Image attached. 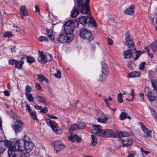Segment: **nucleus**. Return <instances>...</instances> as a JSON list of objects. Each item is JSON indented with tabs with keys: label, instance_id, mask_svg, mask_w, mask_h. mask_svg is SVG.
Masks as SVG:
<instances>
[{
	"label": "nucleus",
	"instance_id": "64",
	"mask_svg": "<svg viewBox=\"0 0 157 157\" xmlns=\"http://www.w3.org/2000/svg\"><path fill=\"white\" fill-rule=\"evenodd\" d=\"M108 42L109 44L111 45L113 44V41L110 38H108Z\"/></svg>",
	"mask_w": 157,
	"mask_h": 157
},
{
	"label": "nucleus",
	"instance_id": "45",
	"mask_svg": "<svg viewBox=\"0 0 157 157\" xmlns=\"http://www.w3.org/2000/svg\"><path fill=\"white\" fill-rule=\"evenodd\" d=\"M12 33L10 32H6L4 33V36L5 37H10L12 36Z\"/></svg>",
	"mask_w": 157,
	"mask_h": 157
},
{
	"label": "nucleus",
	"instance_id": "29",
	"mask_svg": "<svg viewBox=\"0 0 157 157\" xmlns=\"http://www.w3.org/2000/svg\"><path fill=\"white\" fill-rule=\"evenodd\" d=\"M142 130L145 133L147 136H150L151 131L147 128L145 126H143L142 127Z\"/></svg>",
	"mask_w": 157,
	"mask_h": 157
},
{
	"label": "nucleus",
	"instance_id": "21",
	"mask_svg": "<svg viewBox=\"0 0 157 157\" xmlns=\"http://www.w3.org/2000/svg\"><path fill=\"white\" fill-rule=\"evenodd\" d=\"M141 75V73L140 71H134L128 74L127 76L130 78L136 77H139Z\"/></svg>",
	"mask_w": 157,
	"mask_h": 157
},
{
	"label": "nucleus",
	"instance_id": "53",
	"mask_svg": "<svg viewBox=\"0 0 157 157\" xmlns=\"http://www.w3.org/2000/svg\"><path fill=\"white\" fill-rule=\"evenodd\" d=\"M48 38L44 36H41L39 38V40L40 41H42L44 40H47L48 41Z\"/></svg>",
	"mask_w": 157,
	"mask_h": 157
},
{
	"label": "nucleus",
	"instance_id": "1",
	"mask_svg": "<svg viewBox=\"0 0 157 157\" xmlns=\"http://www.w3.org/2000/svg\"><path fill=\"white\" fill-rule=\"evenodd\" d=\"M18 143L19 140H14L11 139L9 141H0V154L4 153L7 147L8 148L7 151L9 157H15L16 152L17 151H14V149L18 151L22 150L21 147H19Z\"/></svg>",
	"mask_w": 157,
	"mask_h": 157
},
{
	"label": "nucleus",
	"instance_id": "30",
	"mask_svg": "<svg viewBox=\"0 0 157 157\" xmlns=\"http://www.w3.org/2000/svg\"><path fill=\"white\" fill-rule=\"evenodd\" d=\"M22 140L24 143V144L29 143H32L30 137L27 135H25L24 136Z\"/></svg>",
	"mask_w": 157,
	"mask_h": 157
},
{
	"label": "nucleus",
	"instance_id": "15",
	"mask_svg": "<svg viewBox=\"0 0 157 157\" xmlns=\"http://www.w3.org/2000/svg\"><path fill=\"white\" fill-rule=\"evenodd\" d=\"M103 135L101 136L106 137H109L113 136L114 135V132L111 130L107 129L103 131Z\"/></svg>",
	"mask_w": 157,
	"mask_h": 157
},
{
	"label": "nucleus",
	"instance_id": "13",
	"mask_svg": "<svg viewBox=\"0 0 157 157\" xmlns=\"http://www.w3.org/2000/svg\"><path fill=\"white\" fill-rule=\"evenodd\" d=\"M119 141L121 143L123 147L128 146L132 143V140L127 137L120 139Z\"/></svg>",
	"mask_w": 157,
	"mask_h": 157
},
{
	"label": "nucleus",
	"instance_id": "8",
	"mask_svg": "<svg viewBox=\"0 0 157 157\" xmlns=\"http://www.w3.org/2000/svg\"><path fill=\"white\" fill-rule=\"evenodd\" d=\"M53 147L56 153L61 151L65 147V145L60 140L56 141L54 142Z\"/></svg>",
	"mask_w": 157,
	"mask_h": 157
},
{
	"label": "nucleus",
	"instance_id": "5",
	"mask_svg": "<svg viewBox=\"0 0 157 157\" xmlns=\"http://www.w3.org/2000/svg\"><path fill=\"white\" fill-rule=\"evenodd\" d=\"M79 36L82 38L87 40L89 41H93L94 39L91 32L85 28H82L80 30Z\"/></svg>",
	"mask_w": 157,
	"mask_h": 157
},
{
	"label": "nucleus",
	"instance_id": "55",
	"mask_svg": "<svg viewBox=\"0 0 157 157\" xmlns=\"http://www.w3.org/2000/svg\"><path fill=\"white\" fill-rule=\"evenodd\" d=\"M46 122L47 125L51 127L53 124L52 123L51 120L49 119H47L46 120Z\"/></svg>",
	"mask_w": 157,
	"mask_h": 157
},
{
	"label": "nucleus",
	"instance_id": "38",
	"mask_svg": "<svg viewBox=\"0 0 157 157\" xmlns=\"http://www.w3.org/2000/svg\"><path fill=\"white\" fill-rule=\"evenodd\" d=\"M25 95L27 99L30 102H31L33 101V97L32 94H26Z\"/></svg>",
	"mask_w": 157,
	"mask_h": 157
},
{
	"label": "nucleus",
	"instance_id": "36",
	"mask_svg": "<svg viewBox=\"0 0 157 157\" xmlns=\"http://www.w3.org/2000/svg\"><path fill=\"white\" fill-rule=\"evenodd\" d=\"M107 117H105L104 118H101L100 117H98L97 118V120L99 122L106 123L107 122V120L108 119Z\"/></svg>",
	"mask_w": 157,
	"mask_h": 157
},
{
	"label": "nucleus",
	"instance_id": "57",
	"mask_svg": "<svg viewBox=\"0 0 157 157\" xmlns=\"http://www.w3.org/2000/svg\"><path fill=\"white\" fill-rule=\"evenodd\" d=\"M127 65L129 68L132 69V68L134 66V64L131 62H129L127 63Z\"/></svg>",
	"mask_w": 157,
	"mask_h": 157
},
{
	"label": "nucleus",
	"instance_id": "52",
	"mask_svg": "<svg viewBox=\"0 0 157 157\" xmlns=\"http://www.w3.org/2000/svg\"><path fill=\"white\" fill-rule=\"evenodd\" d=\"M130 95L132 97V99L131 101H132L133 100V98L135 96V94L134 92V90L133 89H132L131 90Z\"/></svg>",
	"mask_w": 157,
	"mask_h": 157
},
{
	"label": "nucleus",
	"instance_id": "27",
	"mask_svg": "<svg viewBox=\"0 0 157 157\" xmlns=\"http://www.w3.org/2000/svg\"><path fill=\"white\" fill-rule=\"evenodd\" d=\"M38 79L40 82H42L44 81H46L47 83H48V79L44 76L40 74L38 75Z\"/></svg>",
	"mask_w": 157,
	"mask_h": 157
},
{
	"label": "nucleus",
	"instance_id": "50",
	"mask_svg": "<svg viewBox=\"0 0 157 157\" xmlns=\"http://www.w3.org/2000/svg\"><path fill=\"white\" fill-rule=\"evenodd\" d=\"M26 92L25 94H29V93L31 91V88L29 85H27L26 86Z\"/></svg>",
	"mask_w": 157,
	"mask_h": 157
},
{
	"label": "nucleus",
	"instance_id": "26",
	"mask_svg": "<svg viewBox=\"0 0 157 157\" xmlns=\"http://www.w3.org/2000/svg\"><path fill=\"white\" fill-rule=\"evenodd\" d=\"M91 139L90 145L92 146H94L97 143L98 140L95 136L93 134L91 135Z\"/></svg>",
	"mask_w": 157,
	"mask_h": 157
},
{
	"label": "nucleus",
	"instance_id": "6",
	"mask_svg": "<svg viewBox=\"0 0 157 157\" xmlns=\"http://www.w3.org/2000/svg\"><path fill=\"white\" fill-rule=\"evenodd\" d=\"M101 73L100 75L98 78L99 81H104L106 79L108 76V67L107 65L105 63H101Z\"/></svg>",
	"mask_w": 157,
	"mask_h": 157
},
{
	"label": "nucleus",
	"instance_id": "16",
	"mask_svg": "<svg viewBox=\"0 0 157 157\" xmlns=\"http://www.w3.org/2000/svg\"><path fill=\"white\" fill-rule=\"evenodd\" d=\"M33 147V144L32 143H29L24 144V150L27 153H29L31 151Z\"/></svg>",
	"mask_w": 157,
	"mask_h": 157
},
{
	"label": "nucleus",
	"instance_id": "44",
	"mask_svg": "<svg viewBox=\"0 0 157 157\" xmlns=\"http://www.w3.org/2000/svg\"><path fill=\"white\" fill-rule=\"evenodd\" d=\"M104 102H105V103L106 104V105L111 110H112V111H114L116 110V108H113V109H111V108L109 106V104L108 102V100L107 99H105V98H104Z\"/></svg>",
	"mask_w": 157,
	"mask_h": 157
},
{
	"label": "nucleus",
	"instance_id": "9",
	"mask_svg": "<svg viewBox=\"0 0 157 157\" xmlns=\"http://www.w3.org/2000/svg\"><path fill=\"white\" fill-rule=\"evenodd\" d=\"M39 56L38 57L37 59L39 61H42L46 63L51 61L52 57L50 55L45 56L43 52H38Z\"/></svg>",
	"mask_w": 157,
	"mask_h": 157
},
{
	"label": "nucleus",
	"instance_id": "39",
	"mask_svg": "<svg viewBox=\"0 0 157 157\" xmlns=\"http://www.w3.org/2000/svg\"><path fill=\"white\" fill-rule=\"evenodd\" d=\"M77 124L79 130L83 129L86 126L85 123L83 122H80Z\"/></svg>",
	"mask_w": 157,
	"mask_h": 157
},
{
	"label": "nucleus",
	"instance_id": "41",
	"mask_svg": "<svg viewBox=\"0 0 157 157\" xmlns=\"http://www.w3.org/2000/svg\"><path fill=\"white\" fill-rule=\"evenodd\" d=\"M151 84L154 89L157 90V80L151 81Z\"/></svg>",
	"mask_w": 157,
	"mask_h": 157
},
{
	"label": "nucleus",
	"instance_id": "19",
	"mask_svg": "<svg viewBox=\"0 0 157 157\" xmlns=\"http://www.w3.org/2000/svg\"><path fill=\"white\" fill-rule=\"evenodd\" d=\"M20 14L22 19H23L24 16H26L28 15V12L26 10V7L25 6H23L21 7Z\"/></svg>",
	"mask_w": 157,
	"mask_h": 157
},
{
	"label": "nucleus",
	"instance_id": "43",
	"mask_svg": "<svg viewBox=\"0 0 157 157\" xmlns=\"http://www.w3.org/2000/svg\"><path fill=\"white\" fill-rule=\"evenodd\" d=\"M146 64V63L145 62H142L140 63L139 65V69L141 70H143Z\"/></svg>",
	"mask_w": 157,
	"mask_h": 157
},
{
	"label": "nucleus",
	"instance_id": "10",
	"mask_svg": "<svg viewBox=\"0 0 157 157\" xmlns=\"http://www.w3.org/2000/svg\"><path fill=\"white\" fill-rule=\"evenodd\" d=\"M126 44L128 48H133L135 47V45L133 44L132 40L133 37L131 35L129 34V32H127L125 35Z\"/></svg>",
	"mask_w": 157,
	"mask_h": 157
},
{
	"label": "nucleus",
	"instance_id": "18",
	"mask_svg": "<svg viewBox=\"0 0 157 157\" xmlns=\"http://www.w3.org/2000/svg\"><path fill=\"white\" fill-rule=\"evenodd\" d=\"M89 14L88 16H82L78 18V21L79 22L83 25H85L87 23V21L88 20Z\"/></svg>",
	"mask_w": 157,
	"mask_h": 157
},
{
	"label": "nucleus",
	"instance_id": "14",
	"mask_svg": "<svg viewBox=\"0 0 157 157\" xmlns=\"http://www.w3.org/2000/svg\"><path fill=\"white\" fill-rule=\"evenodd\" d=\"M157 95V90L154 89L148 92L147 96L150 101H154Z\"/></svg>",
	"mask_w": 157,
	"mask_h": 157
},
{
	"label": "nucleus",
	"instance_id": "51",
	"mask_svg": "<svg viewBox=\"0 0 157 157\" xmlns=\"http://www.w3.org/2000/svg\"><path fill=\"white\" fill-rule=\"evenodd\" d=\"M25 105L26 106V110L27 112H30L31 110V108L30 106L27 103H25Z\"/></svg>",
	"mask_w": 157,
	"mask_h": 157
},
{
	"label": "nucleus",
	"instance_id": "48",
	"mask_svg": "<svg viewBox=\"0 0 157 157\" xmlns=\"http://www.w3.org/2000/svg\"><path fill=\"white\" fill-rule=\"evenodd\" d=\"M50 127L52 128V130L56 134H58L59 133V131L56 128V127L53 124L52 125V126H51Z\"/></svg>",
	"mask_w": 157,
	"mask_h": 157
},
{
	"label": "nucleus",
	"instance_id": "60",
	"mask_svg": "<svg viewBox=\"0 0 157 157\" xmlns=\"http://www.w3.org/2000/svg\"><path fill=\"white\" fill-rule=\"evenodd\" d=\"M34 108L36 109H39V110H41V109H42V106H39L37 105H35L34 106Z\"/></svg>",
	"mask_w": 157,
	"mask_h": 157
},
{
	"label": "nucleus",
	"instance_id": "37",
	"mask_svg": "<svg viewBox=\"0 0 157 157\" xmlns=\"http://www.w3.org/2000/svg\"><path fill=\"white\" fill-rule=\"evenodd\" d=\"M30 115L32 119L35 120H37V117L35 111H30Z\"/></svg>",
	"mask_w": 157,
	"mask_h": 157
},
{
	"label": "nucleus",
	"instance_id": "4",
	"mask_svg": "<svg viewBox=\"0 0 157 157\" xmlns=\"http://www.w3.org/2000/svg\"><path fill=\"white\" fill-rule=\"evenodd\" d=\"M75 26V23L74 21L71 20H69L65 23L64 25L65 33L68 35H73L72 33L73 32Z\"/></svg>",
	"mask_w": 157,
	"mask_h": 157
},
{
	"label": "nucleus",
	"instance_id": "46",
	"mask_svg": "<svg viewBox=\"0 0 157 157\" xmlns=\"http://www.w3.org/2000/svg\"><path fill=\"white\" fill-rule=\"evenodd\" d=\"M74 138L77 142H80L81 141V138L76 134H74Z\"/></svg>",
	"mask_w": 157,
	"mask_h": 157
},
{
	"label": "nucleus",
	"instance_id": "42",
	"mask_svg": "<svg viewBox=\"0 0 157 157\" xmlns=\"http://www.w3.org/2000/svg\"><path fill=\"white\" fill-rule=\"evenodd\" d=\"M123 94L121 93H120L117 96L118 100L119 102L122 103L123 102V101L122 98Z\"/></svg>",
	"mask_w": 157,
	"mask_h": 157
},
{
	"label": "nucleus",
	"instance_id": "40",
	"mask_svg": "<svg viewBox=\"0 0 157 157\" xmlns=\"http://www.w3.org/2000/svg\"><path fill=\"white\" fill-rule=\"evenodd\" d=\"M77 130H79V129L77 124H75L72 125L69 128V130L71 131H73Z\"/></svg>",
	"mask_w": 157,
	"mask_h": 157
},
{
	"label": "nucleus",
	"instance_id": "11",
	"mask_svg": "<svg viewBox=\"0 0 157 157\" xmlns=\"http://www.w3.org/2000/svg\"><path fill=\"white\" fill-rule=\"evenodd\" d=\"M92 132L93 134L98 136H101L103 135V130H102V127L99 125H94L92 128Z\"/></svg>",
	"mask_w": 157,
	"mask_h": 157
},
{
	"label": "nucleus",
	"instance_id": "63",
	"mask_svg": "<svg viewBox=\"0 0 157 157\" xmlns=\"http://www.w3.org/2000/svg\"><path fill=\"white\" fill-rule=\"evenodd\" d=\"M142 153H144L145 154L147 155L150 153L149 151H145L142 148L140 149Z\"/></svg>",
	"mask_w": 157,
	"mask_h": 157
},
{
	"label": "nucleus",
	"instance_id": "2",
	"mask_svg": "<svg viewBox=\"0 0 157 157\" xmlns=\"http://www.w3.org/2000/svg\"><path fill=\"white\" fill-rule=\"evenodd\" d=\"M90 0H78V6L79 7V12L83 14L88 12L89 10L88 3Z\"/></svg>",
	"mask_w": 157,
	"mask_h": 157
},
{
	"label": "nucleus",
	"instance_id": "58",
	"mask_svg": "<svg viewBox=\"0 0 157 157\" xmlns=\"http://www.w3.org/2000/svg\"><path fill=\"white\" fill-rule=\"evenodd\" d=\"M48 111L47 108L45 107L40 110V113H45Z\"/></svg>",
	"mask_w": 157,
	"mask_h": 157
},
{
	"label": "nucleus",
	"instance_id": "28",
	"mask_svg": "<svg viewBox=\"0 0 157 157\" xmlns=\"http://www.w3.org/2000/svg\"><path fill=\"white\" fill-rule=\"evenodd\" d=\"M119 118L121 120L125 119L127 118L129 120L131 119V117L129 116H127V113L124 112H121Z\"/></svg>",
	"mask_w": 157,
	"mask_h": 157
},
{
	"label": "nucleus",
	"instance_id": "20",
	"mask_svg": "<svg viewBox=\"0 0 157 157\" xmlns=\"http://www.w3.org/2000/svg\"><path fill=\"white\" fill-rule=\"evenodd\" d=\"M134 6L131 5L129 8L127 9L124 11V13L128 15H132L134 13Z\"/></svg>",
	"mask_w": 157,
	"mask_h": 157
},
{
	"label": "nucleus",
	"instance_id": "32",
	"mask_svg": "<svg viewBox=\"0 0 157 157\" xmlns=\"http://www.w3.org/2000/svg\"><path fill=\"white\" fill-rule=\"evenodd\" d=\"M24 63L23 60H21V61H17V60L16 63H15V67L18 69H20L21 68L22 65Z\"/></svg>",
	"mask_w": 157,
	"mask_h": 157
},
{
	"label": "nucleus",
	"instance_id": "35",
	"mask_svg": "<svg viewBox=\"0 0 157 157\" xmlns=\"http://www.w3.org/2000/svg\"><path fill=\"white\" fill-rule=\"evenodd\" d=\"M116 136L120 137H124L128 135V133L126 132H121L116 134Z\"/></svg>",
	"mask_w": 157,
	"mask_h": 157
},
{
	"label": "nucleus",
	"instance_id": "25",
	"mask_svg": "<svg viewBox=\"0 0 157 157\" xmlns=\"http://www.w3.org/2000/svg\"><path fill=\"white\" fill-rule=\"evenodd\" d=\"M27 59L26 62L29 63H32L34 61L33 58L30 56H27L26 57L25 56H23L21 57V60H24Z\"/></svg>",
	"mask_w": 157,
	"mask_h": 157
},
{
	"label": "nucleus",
	"instance_id": "61",
	"mask_svg": "<svg viewBox=\"0 0 157 157\" xmlns=\"http://www.w3.org/2000/svg\"><path fill=\"white\" fill-rule=\"evenodd\" d=\"M74 136H69L68 137V139L70 141H71L72 142H74Z\"/></svg>",
	"mask_w": 157,
	"mask_h": 157
},
{
	"label": "nucleus",
	"instance_id": "33",
	"mask_svg": "<svg viewBox=\"0 0 157 157\" xmlns=\"http://www.w3.org/2000/svg\"><path fill=\"white\" fill-rule=\"evenodd\" d=\"M48 36L52 40H54L55 37L53 34L52 31L51 29L48 30L46 32Z\"/></svg>",
	"mask_w": 157,
	"mask_h": 157
},
{
	"label": "nucleus",
	"instance_id": "7",
	"mask_svg": "<svg viewBox=\"0 0 157 157\" xmlns=\"http://www.w3.org/2000/svg\"><path fill=\"white\" fill-rule=\"evenodd\" d=\"M74 36L73 35H68L66 33H63L59 35L58 38V41L61 43L70 42L72 41Z\"/></svg>",
	"mask_w": 157,
	"mask_h": 157
},
{
	"label": "nucleus",
	"instance_id": "22",
	"mask_svg": "<svg viewBox=\"0 0 157 157\" xmlns=\"http://www.w3.org/2000/svg\"><path fill=\"white\" fill-rule=\"evenodd\" d=\"M88 25L89 26L90 25L92 26H97V24L94 21V19L90 14H89V17L88 19Z\"/></svg>",
	"mask_w": 157,
	"mask_h": 157
},
{
	"label": "nucleus",
	"instance_id": "47",
	"mask_svg": "<svg viewBox=\"0 0 157 157\" xmlns=\"http://www.w3.org/2000/svg\"><path fill=\"white\" fill-rule=\"evenodd\" d=\"M16 62L17 60L13 59H10L8 61V63L10 65H13L14 64L15 65Z\"/></svg>",
	"mask_w": 157,
	"mask_h": 157
},
{
	"label": "nucleus",
	"instance_id": "24",
	"mask_svg": "<svg viewBox=\"0 0 157 157\" xmlns=\"http://www.w3.org/2000/svg\"><path fill=\"white\" fill-rule=\"evenodd\" d=\"M79 7L75 6L71 11V15L73 17H76L79 13Z\"/></svg>",
	"mask_w": 157,
	"mask_h": 157
},
{
	"label": "nucleus",
	"instance_id": "62",
	"mask_svg": "<svg viewBox=\"0 0 157 157\" xmlns=\"http://www.w3.org/2000/svg\"><path fill=\"white\" fill-rule=\"evenodd\" d=\"M35 12H39V14H40L39 11L40 9L37 5H36L35 6Z\"/></svg>",
	"mask_w": 157,
	"mask_h": 157
},
{
	"label": "nucleus",
	"instance_id": "34",
	"mask_svg": "<svg viewBox=\"0 0 157 157\" xmlns=\"http://www.w3.org/2000/svg\"><path fill=\"white\" fill-rule=\"evenodd\" d=\"M36 99L38 102L42 103H46V99L44 97L38 96L36 97Z\"/></svg>",
	"mask_w": 157,
	"mask_h": 157
},
{
	"label": "nucleus",
	"instance_id": "56",
	"mask_svg": "<svg viewBox=\"0 0 157 157\" xmlns=\"http://www.w3.org/2000/svg\"><path fill=\"white\" fill-rule=\"evenodd\" d=\"M35 87L37 90L40 91H41L42 90V87L40 86V84L38 83L36 84Z\"/></svg>",
	"mask_w": 157,
	"mask_h": 157
},
{
	"label": "nucleus",
	"instance_id": "3",
	"mask_svg": "<svg viewBox=\"0 0 157 157\" xmlns=\"http://www.w3.org/2000/svg\"><path fill=\"white\" fill-rule=\"evenodd\" d=\"M24 123L23 121L18 119L15 120L12 125V128L15 133L21 132L24 128Z\"/></svg>",
	"mask_w": 157,
	"mask_h": 157
},
{
	"label": "nucleus",
	"instance_id": "12",
	"mask_svg": "<svg viewBox=\"0 0 157 157\" xmlns=\"http://www.w3.org/2000/svg\"><path fill=\"white\" fill-rule=\"evenodd\" d=\"M131 57H132L134 60H137L140 55L144 53L143 51L136 50V48L135 47L132 48Z\"/></svg>",
	"mask_w": 157,
	"mask_h": 157
},
{
	"label": "nucleus",
	"instance_id": "31",
	"mask_svg": "<svg viewBox=\"0 0 157 157\" xmlns=\"http://www.w3.org/2000/svg\"><path fill=\"white\" fill-rule=\"evenodd\" d=\"M150 46L154 52H157V41L152 44Z\"/></svg>",
	"mask_w": 157,
	"mask_h": 157
},
{
	"label": "nucleus",
	"instance_id": "17",
	"mask_svg": "<svg viewBox=\"0 0 157 157\" xmlns=\"http://www.w3.org/2000/svg\"><path fill=\"white\" fill-rule=\"evenodd\" d=\"M20 142L21 141L19 140V143H18V144L19 147H21L22 150L21 151H18L17 149L16 150V149H14V151H17V152H16L17 154L15 155V157H16L17 156V155H19V156H18V157H27V154L22 152L23 151V147L21 146L20 145Z\"/></svg>",
	"mask_w": 157,
	"mask_h": 157
},
{
	"label": "nucleus",
	"instance_id": "59",
	"mask_svg": "<svg viewBox=\"0 0 157 157\" xmlns=\"http://www.w3.org/2000/svg\"><path fill=\"white\" fill-rule=\"evenodd\" d=\"M47 115L49 117L52 119H57L58 118L56 116H54L53 115H50L49 114H47Z\"/></svg>",
	"mask_w": 157,
	"mask_h": 157
},
{
	"label": "nucleus",
	"instance_id": "23",
	"mask_svg": "<svg viewBox=\"0 0 157 157\" xmlns=\"http://www.w3.org/2000/svg\"><path fill=\"white\" fill-rule=\"evenodd\" d=\"M130 49L124 52L123 56L124 59H130L131 57L132 50L133 48H129Z\"/></svg>",
	"mask_w": 157,
	"mask_h": 157
},
{
	"label": "nucleus",
	"instance_id": "49",
	"mask_svg": "<svg viewBox=\"0 0 157 157\" xmlns=\"http://www.w3.org/2000/svg\"><path fill=\"white\" fill-rule=\"evenodd\" d=\"M57 73L54 74L55 76L57 78H59L61 77V73L59 70H57Z\"/></svg>",
	"mask_w": 157,
	"mask_h": 157
},
{
	"label": "nucleus",
	"instance_id": "54",
	"mask_svg": "<svg viewBox=\"0 0 157 157\" xmlns=\"http://www.w3.org/2000/svg\"><path fill=\"white\" fill-rule=\"evenodd\" d=\"M13 26L16 28V30L17 32H18L21 31V33H24V30H21L19 27L15 26L14 24L13 25Z\"/></svg>",
	"mask_w": 157,
	"mask_h": 157
}]
</instances>
